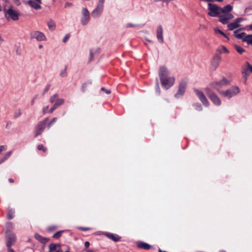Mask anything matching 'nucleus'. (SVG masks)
Masks as SVG:
<instances>
[{"label": "nucleus", "instance_id": "7ed1b4c3", "mask_svg": "<svg viewBox=\"0 0 252 252\" xmlns=\"http://www.w3.org/2000/svg\"><path fill=\"white\" fill-rule=\"evenodd\" d=\"M240 93V89L237 86H233L226 91H219V94L222 96L228 99Z\"/></svg>", "mask_w": 252, "mask_h": 252}, {"label": "nucleus", "instance_id": "37998d69", "mask_svg": "<svg viewBox=\"0 0 252 252\" xmlns=\"http://www.w3.org/2000/svg\"><path fill=\"white\" fill-rule=\"evenodd\" d=\"M136 26L133 24L128 23L126 25V28H132V27H135Z\"/></svg>", "mask_w": 252, "mask_h": 252}, {"label": "nucleus", "instance_id": "0eeeda50", "mask_svg": "<svg viewBox=\"0 0 252 252\" xmlns=\"http://www.w3.org/2000/svg\"><path fill=\"white\" fill-rule=\"evenodd\" d=\"M194 92L203 105L206 107H208L210 105L209 101L202 91L194 89Z\"/></svg>", "mask_w": 252, "mask_h": 252}, {"label": "nucleus", "instance_id": "ddd939ff", "mask_svg": "<svg viewBox=\"0 0 252 252\" xmlns=\"http://www.w3.org/2000/svg\"><path fill=\"white\" fill-rule=\"evenodd\" d=\"M104 5L97 4L96 7L92 11L91 14L93 17L96 18L99 17L103 11Z\"/></svg>", "mask_w": 252, "mask_h": 252}, {"label": "nucleus", "instance_id": "cd10ccee", "mask_svg": "<svg viewBox=\"0 0 252 252\" xmlns=\"http://www.w3.org/2000/svg\"><path fill=\"white\" fill-rule=\"evenodd\" d=\"M234 47L236 51L240 54H243L245 52V50L239 45H235Z\"/></svg>", "mask_w": 252, "mask_h": 252}, {"label": "nucleus", "instance_id": "393cba45", "mask_svg": "<svg viewBox=\"0 0 252 252\" xmlns=\"http://www.w3.org/2000/svg\"><path fill=\"white\" fill-rule=\"evenodd\" d=\"M12 154V152L9 151L7 152L5 155L0 159V164L5 161Z\"/></svg>", "mask_w": 252, "mask_h": 252}, {"label": "nucleus", "instance_id": "052dcab7", "mask_svg": "<svg viewBox=\"0 0 252 252\" xmlns=\"http://www.w3.org/2000/svg\"><path fill=\"white\" fill-rule=\"evenodd\" d=\"M43 48V46L41 45H39V48L41 49Z\"/></svg>", "mask_w": 252, "mask_h": 252}, {"label": "nucleus", "instance_id": "0e129e2a", "mask_svg": "<svg viewBox=\"0 0 252 252\" xmlns=\"http://www.w3.org/2000/svg\"><path fill=\"white\" fill-rule=\"evenodd\" d=\"M86 85V84H84L83 85V88H84V87H85Z\"/></svg>", "mask_w": 252, "mask_h": 252}, {"label": "nucleus", "instance_id": "4d7b16f0", "mask_svg": "<svg viewBox=\"0 0 252 252\" xmlns=\"http://www.w3.org/2000/svg\"><path fill=\"white\" fill-rule=\"evenodd\" d=\"M157 90H158V92H159V87L158 81H157Z\"/></svg>", "mask_w": 252, "mask_h": 252}, {"label": "nucleus", "instance_id": "f3484780", "mask_svg": "<svg viewBox=\"0 0 252 252\" xmlns=\"http://www.w3.org/2000/svg\"><path fill=\"white\" fill-rule=\"evenodd\" d=\"M243 20L242 18H238L234 20V22L228 24L227 27L230 31H232L236 28L240 27V23Z\"/></svg>", "mask_w": 252, "mask_h": 252}, {"label": "nucleus", "instance_id": "a19ab883", "mask_svg": "<svg viewBox=\"0 0 252 252\" xmlns=\"http://www.w3.org/2000/svg\"><path fill=\"white\" fill-rule=\"evenodd\" d=\"M14 212H9L7 214V217L9 219H11L13 218Z\"/></svg>", "mask_w": 252, "mask_h": 252}, {"label": "nucleus", "instance_id": "473e14b6", "mask_svg": "<svg viewBox=\"0 0 252 252\" xmlns=\"http://www.w3.org/2000/svg\"><path fill=\"white\" fill-rule=\"evenodd\" d=\"M242 73L244 75V77H245V82L246 81L247 79V78L249 76V74L248 73V70L247 69H244L242 71Z\"/></svg>", "mask_w": 252, "mask_h": 252}, {"label": "nucleus", "instance_id": "a18cd8bd", "mask_svg": "<svg viewBox=\"0 0 252 252\" xmlns=\"http://www.w3.org/2000/svg\"><path fill=\"white\" fill-rule=\"evenodd\" d=\"M101 90L104 91L106 94H109L111 93L110 91L106 90L104 88H102Z\"/></svg>", "mask_w": 252, "mask_h": 252}, {"label": "nucleus", "instance_id": "8fccbe9b", "mask_svg": "<svg viewBox=\"0 0 252 252\" xmlns=\"http://www.w3.org/2000/svg\"><path fill=\"white\" fill-rule=\"evenodd\" d=\"M4 41V39H3L2 36L0 34V45H1Z\"/></svg>", "mask_w": 252, "mask_h": 252}, {"label": "nucleus", "instance_id": "3c124183", "mask_svg": "<svg viewBox=\"0 0 252 252\" xmlns=\"http://www.w3.org/2000/svg\"><path fill=\"white\" fill-rule=\"evenodd\" d=\"M7 226L8 227L13 228V224L11 222H8L7 223Z\"/></svg>", "mask_w": 252, "mask_h": 252}, {"label": "nucleus", "instance_id": "13d9d810", "mask_svg": "<svg viewBox=\"0 0 252 252\" xmlns=\"http://www.w3.org/2000/svg\"><path fill=\"white\" fill-rule=\"evenodd\" d=\"M55 228H56L55 227H49L48 229L50 231H52V230H53Z\"/></svg>", "mask_w": 252, "mask_h": 252}, {"label": "nucleus", "instance_id": "20e7f679", "mask_svg": "<svg viewBox=\"0 0 252 252\" xmlns=\"http://www.w3.org/2000/svg\"><path fill=\"white\" fill-rule=\"evenodd\" d=\"M205 92L214 104L217 106L220 105L221 101L218 96L214 92L209 88H206L205 89Z\"/></svg>", "mask_w": 252, "mask_h": 252}, {"label": "nucleus", "instance_id": "e433bc0d", "mask_svg": "<svg viewBox=\"0 0 252 252\" xmlns=\"http://www.w3.org/2000/svg\"><path fill=\"white\" fill-rule=\"evenodd\" d=\"M37 149L39 150H42L44 152L47 151V149L43 146L42 144H39L37 146Z\"/></svg>", "mask_w": 252, "mask_h": 252}, {"label": "nucleus", "instance_id": "6e6552de", "mask_svg": "<svg viewBox=\"0 0 252 252\" xmlns=\"http://www.w3.org/2000/svg\"><path fill=\"white\" fill-rule=\"evenodd\" d=\"M31 39H35L38 41H46V37L44 34L39 31H32L30 34Z\"/></svg>", "mask_w": 252, "mask_h": 252}, {"label": "nucleus", "instance_id": "1a4fd4ad", "mask_svg": "<svg viewBox=\"0 0 252 252\" xmlns=\"http://www.w3.org/2000/svg\"><path fill=\"white\" fill-rule=\"evenodd\" d=\"M221 55L219 54H216L213 57L211 63L210 67L212 70H215L220 65L221 60Z\"/></svg>", "mask_w": 252, "mask_h": 252}, {"label": "nucleus", "instance_id": "9d476101", "mask_svg": "<svg viewBox=\"0 0 252 252\" xmlns=\"http://www.w3.org/2000/svg\"><path fill=\"white\" fill-rule=\"evenodd\" d=\"M47 122L48 119L45 118L43 121L40 122L37 125L35 132V137H37L38 135L42 133L47 125Z\"/></svg>", "mask_w": 252, "mask_h": 252}, {"label": "nucleus", "instance_id": "2eb2a0df", "mask_svg": "<svg viewBox=\"0 0 252 252\" xmlns=\"http://www.w3.org/2000/svg\"><path fill=\"white\" fill-rule=\"evenodd\" d=\"M229 84V82L224 78H223L222 79L220 82H214L212 83V87L216 89L219 92L220 91V88L222 86H226Z\"/></svg>", "mask_w": 252, "mask_h": 252}, {"label": "nucleus", "instance_id": "864d4df0", "mask_svg": "<svg viewBox=\"0 0 252 252\" xmlns=\"http://www.w3.org/2000/svg\"><path fill=\"white\" fill-rule=\"evenodd\" d=\"M72 5V3L69 2H66L65 4V7H67Z\"/></svg>", "mask_w": 252, "mask_h": 252}, {"label": "nucleus", "instance_id": "49530a36", "mask_svg": "<svg viewBox=\"0 0 252 252\" xmlns=\"http://www.w3.org/2000/svg\"><path fill=\"white\" fill-rule=\"evenodd\" d=\"M90 58L89 59V61H91L93 59V52L92 50L90 51Z\"/></svg>", "mask_w": 252, "mask_h": 252}, {"label": "nucleus", "instance_id": "f03ea898", "mask_svg": "<svg viewBox=\"0 0 252 252\" xmlns=\"http://www.w3.org/2000/svg\"><path fill=\"white\" fill-rule=\"evenodd\" d=\"M4 16L7 20H12L17 21L19 19L20 13L13 8V6L10 5L9 8L3 9Z\"/></svg>", "mask_w": 252, "mask_h": 252}, {"label": "nucleus", "instance_id": "603ef678", "mask_svg": "<svg viewBox=\"0 0 252 252\" xmlns=\"http://www.w3.org/2000/svg\"><path fill=\"white\" fill-rule=\"evenodd\" d=\"M90 246V243L88 241H86L85 243V247L87 248L89 247Z\"/></svg>", "mask_w": 252, "mask_h": 252}, {"label": "nucleus", "instance_id": "7c9ffc66", "mask_svg": "<svg viewBox=\"0 0 252 252\" xmlns=\"http://www.w3.org/2000/svg\"><path fill=\"white\" fill-rule=\"evenodd\" d=\"M58 98V96L57 94H54L51 97L50 99V101L51 103H54L56 101V100Z\"/></svg>", "mask_w": 252, "mask_h": 252}, {"label": "nucleus", "instance_id": "338daca9", "mask_svg": "<svg viewBox=\"0 0 252 252\" xmlns=\"http://www.w3.org/2000/svg\"><path fill=\"white\" fill-rule=\"evenodd\" d=\"M33 102H34V100H32V104H33Z\"/></svg>", "mask_w": 252, "mask_h": 252}, {"label": "nucleus", "instance_id": "6ab92c4d", "mask_svg": "<svg viewBox=\"0 0 252 252\" xmlns=\"http://www.w3.org/2000/svg\"><path fill=\"white\" fill-rule=\"evenodd\" d=\"M158 74L160 79L168 76L169 72L167 68L163 66H160L159 69Z\"/></svg>", "mask_w": 252, "mask_h": 252}, {"label": "nucleus", "instance_id": "58836bf2", "mask_svg": "<svg viewBox=\"0 0 252 252\" xmlns=\"http://www.w3.org/2000/svg\"><path fill=\"white\" fill-rule=\"evenodd\" d=\"M246 64L247 65V70H250L251 72H252V66L249 63L247 62L246 63Z\"/></svg>", "mask_w": 252, "mask_h": 252}, {"label": "nucleus", "instance_id": "5701e85b", "mask_svg": "<svg viewBox=\"0 0 252 252\" xmlns=\"http://www.w3.org/2000/svg\"><path fill=\"white\" fill-rule=\"evenodd\" d=\"M243 40L249 44H252V35H246Z\"/></svg>", "mask_w": 252, "mask_h": 252}, {"label": "nucleus", "instance_id": "79ce46f5", "mask_svg": "<svg viewBox=\"0 0 252 252\" xmlns=\"http://www.w3.org/2000/svg\"><path fill=\"white\" fill-rule=\"evenodd\" d=\"M57 108V107L54 104L53 106L49 110L48 112L49 113H52Z\"/></svg>", "mask_w": 252, "mask_h": 252}, {"label": "nucleus", "instance_id": "c756f323", "mask_svg": "<svg viewBox=\"0 0 252 252\" xmlns=\"http://www.w3.org/2000/svg\"><path fill=\"white\" fill-rule=\"evenodd\" d=\"M57 246H59V245H56L54 243L51 244L49 246V248L50 251L51 252H53V251H55L56 249Z\"/></svg>", "mask_w": 252, "mask_h": 252}, {"label": "nucleus", "instance_id": "423d86ee", "mask_svg": "<svg viewBox=\"0 0 252 252\" xmlns=\"http://www.w3.org/2000/svg\"><path fill=\"white\" fill-rule=\"evenodd\" d=\"M162 86L166 89H168L173 85L175 82V78L173 77H165L160 79Z\"/></svg>", "mask_w": 252, "mask_h": 252}, {"label": "nucleus", "instance_id": "09e8293b", "mask_svg": "<svg viewBox=\"0 0 252 252\" xmlns=\"http://www.w3.org/2000/svg\"><path fill=\"white\" fill-rule=\"evenodd\" d=\"M69 38V36L66 35L63 39V42H65Z\"/></svg>", "mask_w": 252, "mask_h": 252}, {"label": "nucleus", "instance_id": "412c9836", "mask_svg": "<svg viewBox=\"0 0 252 252\" xmlns=\"http://www.w3.org/2000/svg\"><path fill=\"white\" fill-rule=\"evenodd\" d=\"M34 237H35V238L37 240L39 241V242H40L41 243H45L48 241V238H44V237H42L41 236H40L38 233H35Z\"/></svg>", "mask_w": 252, "mask_h": 252}, {"label": "nucleus", "instance_id": "bb28decb", "mask_svg": "<svg viewBox=\"0 0 252 252\" xmlns=\"http://www.w3.org/2000/svg\"><path fill=\"white\" fill-rule=\"evenodd\" d=\"M64 103V99L63 98H58L54 104L58 107V106L62 105Z\"/></svg>", "mask_w": 252, "mask_h": 252}, {"label": "nucleus", "instance_id": "4be33fe9", "mask_svg": "<svg viewBox=\"0 0 252 252\" xmlns=\"http://www.w3.org/2000/svg\"><path fill=\"white\" fill-rule=\"evenodd\" d=\"M217 52H218L221 55L222 53H229V50L224 46H220L217 50Z\"/></svg>", "mask_w": 252, "mask_h": 252}, {"label": "nucleus", "instance_id": "a878e982", "mask_svg": "<svg viewBox=\"0 0 252 252\" xmlns=\"http://www.w3.org/2000/svg\"><path fill=\"white\" fill-rule=\"evenodd\" d=\"M67 65H65L64 68L60 71V76L62 77H65L67 76Z\"/></svg>", "mask_w": 252, "mask_h": 252}, {"label": "nucleus", "instance_id": "4468645a", "mask_svg": "<svg viewBox=\"0 0 252 252\" xmlns=\"http://www.w3.org/2000/svg\"><path fill=\"white\" fill-rule=\"evenodd\" d=\"M187 82L185 80L182 81L179 85V89L177 93L175 94V96L178 98L182 96L186 89Z\"/></svg>", "mask_w": 252, "mask_h": 252}, {"label": "nucleus", "instance_id": "f8f14e48", "mask_svg": "<svg viewBox=\"0 0 252 252\" xmlns=\"http://www.w3.org/2000/svg\"><path fill=\"white\" fill-rule=\"evenodd\" d=\"M6 245L7 248L11 247L12 245H14L16 242V235L14 233H7L6 236Z\"/></svg>", "mask_w": 252, "mask_h": 252}, {"label": "nucleus", "instance_id": "de8ad7c7", "mask_svg": "<svg viewBox=\"0 0 252 252\" xmlns=\"http://www.w3.org/2000/svg\"><path fill=\"white\" fill-rule=\"evenodd\" d=\"M104 0H98V4L104 5Z\"/></svg>", "mask_w": 252, "mask_h": 252}, {"label": "nucleus", "instance_id": "c9c22d12", "mask_svg": "<svg viewBox=\"0 0 252 252\" xmlns=\"http://www.w3.org/2000/svg\"><path fill=\"white\" fill-rule=\"evenodd\" d=\"M57 120V118H54L52 120L48 123L47 126L48 128H50L53 125L54 123H55Z\"/></svg>", "mask_w": 252, "mask_h": 252}, {"label": "nucleus", "instance_id": "39448f33", "mask_svg": "<svg viewBox=\"0 0 252 252\" xmlns=\"http://www.w3.org/2000/svg\"><path fill=\"white\" fill-rule=\"evenodd\" d=\"M231 11H225L222 10L219 15V21L222 24H227L229 20L232 19L234 18V16L230 13Z\"/></svg>", "mask_w": 252, "mask_h": 252}, {"label": "nucleus", "instance_id": "c85d7f7f", "mask_svg": "<svg viewBox=\"0 0 252 252\" xmlns=\"http://www.w3.org/2000/svg\"><path fill=\"white\" fill-rule=\"evenodd\" d=\"M139 247L143 248L145 250H149L150 248V246L147 243H143L139 245Z\"/></svg>", "mask_w": 252, "mask_h": 252}, {"label": "nucleus", "instance_id": "f257e3e1", "mask_svg": "<svg viewBox=\"0 0 252 252\" xmlns=\"http://www.w3.org/2000/svg\"><path fill=\"white\" fill-rule=\"evenodd\" d=\"M208 5V9L209 10L208 14L211 17H219L222 10H225L226 11H231L233 9L232 6L229 4L223 7H219L218 5L211 3H209Z\"/></svg>", "mask_w": 252, "mask_h": 252}, {"label": "nucleus", "instance_id": "2f4dec72", "mask_svg": "<svg viewBox=\"0 0 252 252\" xmlns=\"http://www.w3.org/2000/svg\"><path fill=\"white\" fill-rule=\"evenodd\" d=\"M63 232V231H59L56 232V233H55L53 235V237L55 239H58L59 238H60L61 237Z\"/></svg>", "mask_w": 252, "mask_h": 252}, {"label": "nucleus", "instance_id": "69168bd1", "mask_svg": "<svg viewBox=\"0 0 252 252\" xmlns=\"http://www.w3.org/2000/svg\"><path fill=\"white\" fill-rule=\"evenodd\" d=\"M238 32V30L234 31V33H236Z\"/></svg>", "mask_w": 252, "mask_h": 252}, {"label": "nucleus", "instance_id": "dca6fc26", "mask_svg": "<svg viewBox=\"0 0 252 252\" xmlns=\"http://www.w3.org/2000/svg\"><path fill=\"white\" fill-rule=\"evenodd\" d=\"M25 2L36 10H38L41 8L40 6V4H41V0H28L25 1Z\"/></svg>", "mask_w": 252, "mask_h": 252}, {"label": "nucleus", "instance_id": "72a5a7b5", "mask_svg": "<svg viewBox=\"0 0 252 252\" xmlns=\"http://www.w3.org/2000/svg\"><path fill=\"white\" fill-rule=\"evenodd\" d=\"M245 33L244 32H242V33H239V34H235V36L237 38H238V39H244V37L245 36Z\"/></svg>", "mask_w": 252, "mask_h": 252}, {"label": "nucleus", "instance_id": "bf43d9fd", "mask_svg": "<svg viewBox=\"0 0 252 252\" xmlns=\"http://www.w3.org/2000/svg\"><path fill=\"white\" fill-rule=\"evenodd\" d=\"M9 181L10 183H12L14 182V180L12 178H10V179H9Z\"/></svg>", "mask_w": 252, "mask_h": 252}, {"label": "nucleus", "instance_id": "ea45409f", "mask_svg": "<svg viewBox=\"0 0 252 252\" xmlns=\"http://www.w3.org/2000/svg\"><path fill=\"white\" fill-rule=\"evenodd\" d=\"M7 149V146L6 145H1L0 146V154L3 151L6 150Z\"/></svg>", "mask_w": 252, "mask_h": 252}, {"label": "nucleus", "instance_id": "5fc2aeb1", "mask_svg": "<svg viewBox=\"0 0 252 252\" xmlns=\"http://www.w3.org/2000/svg\"><path fill=\"white\" fill-rule=\"evenodd\" d=\"M14 2L17 4L19 5L20 4L19 0H13Z\"/></svg>", "mask_w": 252, "mask_h": 252}, {"label": "nucleus", "instance_id": "680f3d73", "mask_svg": "<svg viewBox=\"0 0 252 252\" xmlns=\"http://www.w3.org/2000/svg\"><path fill=\"white\" fill-rule=\"evenodd\" d=\"M250 28L252 30V24L250 26Z\"/></svg>", "mask_w": 252, "mask_h": 252}, {"label": "nucleus", "instance_id": "4c0bfd02", "mask_svg": "<svg viewBox=\"0 0 252 252\" xmlns=\"http://www.w3.org/2000/svg\"><path fill=\"white\" fill-rule=\"evenodd\" d=\"M196 109L198 111H201L202 110V107L201 105L198 103L194 104Z\"/></svg>", "mask_w": 252, "mask_h": 252}, {"label": "nucleus", "instance_id": "6e6d98bb", "mask_svg": "<svg viewBox=\"0 0 252 252\" xmlns=\"http://www.w3.org/2000/svg\"><path fill=\"white\" fill-rule=\"evenodd\" d=\"M8 252H14V250L11 248V247L8 248Z\"/></svg>", "mask_w": 252, "mask_h": 252}, {"label": "nucleus", "instance_id": "e2e57ef3", "mask_svg": "<svg viewBox=\"0 0 252 252\" xmlns=\"http://www.w3.org/2000/svg\"><path fill=\"white\" fill-rule=\"evenodd\" d=\"M48 89H49V88L48 87H46L45 91H47L48 90Z\"/></svg>", "mask_w": 252, "mask_h": 252}, {"label": "nucleus", "instance_id": "c03bdc74", "mask_svg": "<svg viewBox=\"0 0 252 252\" xmlns=\"http://www.w3.org/2000/svg\"><path fill=\"white\" fill-rule=\"evenodd\" d=\"M48 108H49V106H46L44 107L43 108V114H45L47 112V110H48Z\"/></svg>", "mask_w": 252, "mask_h": 252}, {"label": "nucleus", "instance_id": "a211bd4d", "mask_svg": "<svg viewBox=\"0 0 252 252\" xmlns=\"http://www.w3.org/2000/svg\"><path fill=\"white\" fill-rule=\"evenodd\" d=\"M157 38L160 43H163V29L161 25H159L157 29Z\"/></svg>", "mask_w": 252, "mask_h": 252}, {"label": "nucleus", "instance_id": "b1692460", "mask_svg": "<svg viewBox=\"0 0 252 252\" xmlns=\"http://www.w3.org/2000/svg\"><path fill=\"white\" fill-rule=\"evenodd\" d=\"M49 29L51 30H54L55 29V24L54 22L51 20H49L47 23Z\"/></svg>", "mask_w": 252, "mask_h": 252}, {"label": "nucleus", "instance_id": "f704fd0d", "mask_svg": "<svg viewBox=\"0 0 252 252\" xmlns=\"http://www.w3.org/2000/svg\"><path fill=\"white\" fill-rule=\"evenodd\" d=\"M215 32L216 33H220L221 35L224 36L225 37L227 38L226 35L223 32H222L221 30H220L218 29H215Z\"/></svg>", "mask_w": 252, "mask_h": 252}, {"label": "nucleus", "instance_id": "9b49d317", "mask_svg": "<svg viewBox=\"0 0 252 252\" xmlns=\"http://www.w3.org/2000/svg\"><path fill=\"white\" fill-rule=\"evenodd\" d=\"M90 13L86 8H83L82 9V17L81 22L82 25H86L90 20Z\"/></svg>", "mask_w": 252, "mask_h": 252}, {"label": "nucleus", "instance_id": "aec40b11", "mask_svg": "<svg viewBox=\"0 0 252 252\" xmlns=\"http://www.w3.org/2000/svg\"><path fill=\"white\" fill-rule=\"evenodd\" d=\"M105 235L108 238L113 240L115 242H118L120 239V237L116 234L106 233Z\"/></svg>", "mask_w": 252, "mask_h": 252}, {"label": "nucleus", "instance_id": "774afa93", "mask_svg": "<svg viewBox=\"0 0 252 252\" xmlns=\"http://www.w3.org/2000/svg\"><path fill=\"white\" fill-rule=\"evenodd\" d=\"M83 230H87V228H83Z\"/></svg>", "mask_w": 252, "mask_h": 252}]
</instances>
